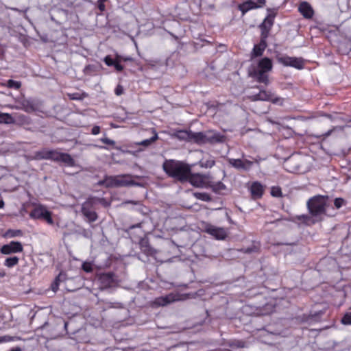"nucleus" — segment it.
Masks as SVG:
<instances>
[{
	"label": "nucleus",
	"instance_id": "052dcab7",
	"mask_svg": "<svg viewBox=\"0 0 351 351\" xmlns=\"http://www.w3.org/2000/svg\"><path fill=\"white\" fill-rule=\"evenodd\" d=\"M97 8L100 11H104L105 10V5L104 3L97 2Z\"/></svg>",
	"mask_w": 351,
	"mask_h": 351
},
{
	"label": "nucleus",
	"instance_id": "a878e982",
	"mask_svg": "<svg viewBox=\"0 0 351 351\" xmlns=\"http://www.w3.org/2000/svg\"><path fill=\"white\" fill-rule=\"evenodd\" d=\"M258 27L261 29L260 41H262L263 43H267V39L269 35L271 28H269V27H266L265 23H261L258 25Z\"/></svg>",
	"mask_w": 351,
	"mask_h": 351
},
{
	"label": "nucleus",
	"instance_id": "f8f14e48",
	"mask_svg": "<svg viewBox=\"0 0 351 351\" xmlns=\"http://www.w3.org/2000/svg\"><path fill=\"white\" fill-rule=\"evenodd\" d=\"M206 232L219 240H223L227 237L226 231L223 228H217L210 225L206 228Z\"/></svg>",
	"mask_w": 351,
	"mask_h": 351
},
{
	"label": "nucleus",
	"instance_id": "dca6fc26",
	"mask_svg": "<svg viewBox=\"0 0 351 351\" xmlns=\"http://www.w3.org/2000/svg\"><path fill=\"white\" fill-rule=\"evenodd\" d=\"M261 8V5L257 4L252 0H248L238 5V9L241 12L242 16L250 10L257 9Z\"/></svg>",
	"mask_w": 351,
	"mask_h": 351
},
{
	"label": "nucleus",
	"instance_id": "412c9836",
	"mask_svg": "<svg viewBox=\"0 0 351 351\" xmlns=\"http://www.w3.org/2000/svg\"><path fill=\"white\" fill-rule=\"evenodd\" d=\"M114 274L112 272L105 273L101 275L100 281L106 287H110L114 283Z\"/></svg>",
	"mask_w": 351,
	"mask_h": 351
},
{
	"label": "nucleus",
	"instance_id": "864d4df0",
	"mask_svg": "<svg viewBox=\"0 0 351 351\" xmlns=\"http://www.w3.org/2000/svg\"><path fill=\"white\" fill-rule=\"evenodd\" d=\"M100 141L102 143H105L106 145H115V141H114L111 140V139H110V138H108L107 137L101 138L100 139Z\"/></svg>",
	"mask_w": 351,
	"mask_h": 351
},
{
	"label": "nucleus",
	"instance_id": "09e8293b",
	"mask_svg": "<svg viewBox=\"0 0 351 351\" xmlns=\"http://www.w3.org/2000/svg\"><path fill=\"white\" fill-rule=\"evenodd\" d=\"M345 202H346L345 200L341 197L336 198L334 200L335 206L337 209L340 208L345 204Z\"/></svg>",
	"mask_w": 351,
	"mask_h": 351
},
{
	"label": "nucleus",
	"instance_id": "7ed1b4c3",
	"mask_svg": "<svg viewBox=\"0 0 351 351\" xmlns=\"http://www.w3.org/2000/svg\"><path fill=\"white\" fill-rule=\"evenodd\" d=\"M102 200L103 199L99 197H90L82 204L81 211L88 222L92 223L97 219L98 215L95 211V206Z\"/></svg>",
	"mask_w": 351,
	"mask_h": 351
},
{
	"label": "nucleus",
	"instance_id": "9d476101",
	"mask_svg": "<svg viewBox=\"0 0 351 351\" xmlns=\"http://www.w3.org/2000/svg\"><path fill=\"white\" fill-rule=\"evenodd\" d=\"M178 300L176 295L173 293H169L168 295L160 296L155 298L152 303L153 307H159L167 306L175 301Z\"/></svg>",
	"mask_w": 351,
	"mask_h": 351
},
{
	"label": "nucleus",
	"instance_id": "ea45409f",
	"mask_svg": "<svg viewBox=\"0 0 351 351\" xmlns=\"http://www.w3.org/2000/svg\"><path fill=\"white\" fill-rule=\"evenodd\" d=\"M269 101L274 104L282 106L284 99L282 97L275 96L274 93H271V99Z\"/></svg>",
	"mask_w": 351,
	"mask_h": 351
},
{
	"label": "nucleus",
	"instance_id": "a211bd4d",
	"mask_svg": "<svg viewBox=\"0 0 351 351\" xmlns=\"http://www.w3.org/2000/svg\"><path fill=\"white\" fill-rule=\"evenodd\" d=\"M267 47V43H263L262 41H260L258 44L254 45L253 49L251 52V59L252 60L255 58L262 56Z\"/></svg>",
	"mask_w": 351,
	"mask_h": 351
},
{
	"label": "nucleus",
	"instance_id": "6ab92c4d",
	"mask_svg": "<svg viewBox=\"0 0 351 351\" xmlns=\"http://www.w3.org/2000/svg\"><path fill=\"white\" fill-rule=\"evenodd\" d=\"M248 98L252 101H269L271 99V92H267L261 89L258 93L250 95L248 96Z\"/></svg>",
	"mask_w": 351,
	"mask_h": 351
},
{
	"label": "nucleus",
	"instance_id": "423d86ee",
	"mask_svg": "<svg viewBox=\"0 0 351 351\" xmlns=\"http://www.w3.org/2000/svg\"><path fill=\"white\" fill-rule=\"evenodd\" d=\"M276 58L278 62L286 66H292L298 69L303 68V60L301 58L277 56Z\"/></svg>",
	"mask_w": 351,
	"mask_h": 351
},
{
	"label": "nucleus",
	"instance_id": "c9c22d12",
	"mask_svg": "<svg viewBox=\"0 0 351 351\" xmlns=\"http://www.w3.org/2000/svg\"><path fill=\"white\" fill-rule=\"evenodd\" d=\"M121 59L122 56L121 55L116 54L115 62L114 64H113V66L119 72H121L123 70V66L120 64V62H121Z\"/></svg>",
	"mask_w": 351,
	"mask_h": 351
},
{
	"label": "nucleus",
	"instance_id": "b1692460",
	"mask_svg": "<svg viewBox=\"0 0 351 351\" xmlns=\"http://www.w3.org/2000/svg\"><path fill=\"white\" fill-rule=\"evenodd\" d=\"M191 143H195L198 145L206 144V132H193Z\"/></svg>",
	"mask_w": 351,
	"mask_h": 351
},
{
	"label": "nucleus",
	"instance_id": "37998d69",
	"mask_svg": "<svg viewBox=\"0 0 351 351\" xmlns=\"http://www.w3.org/2000/svg\"><path fill=\"white\" fill-rule=\"evenodd\" d=\"M271 195L273 197H280L282 196L281 188L279 186H273L271 189Z\"/></svg>",
	"mask_w": 351,
	"mask_h": 351
},
{
	"label": "nucleus",
	"instance_id": "3c124183",
	"mask_svg": "<svg viewBox=\"0 0 351 351\" xmlns=\"http://www.w3.org/2000/svg\"><path fill=\"white\" fill-rule=\"evenodd\" d=\"M108 178H109V176H105L104 179H103L101 180H99L97 182V185H99V186H104L106 188H109V186H108V182H109Z\"/></svg>",
	"mask_w": 351,
	"mask_h": 351
},
{
	"label": "nucleus",
	"instance_id": "e433bc0d",
	"mask_svg": "<svg viewBox=\"0 0 351 351\" xmlns=\"http://www.w3.org/2000/svg\"><path fill=\"white\" fill-rule=\"evenodd\" d=\"M22 234H23V232L21 230L9 229L5 232V236L8 237H16L21 236Z\"/></svg>",
	"mask_w": 351,
	"mask_h": 351
},
{
	"label": "nucleus",
	"instance_id": "0eeeda50",
	"mask_svg": "<svg viewBox=\"0 0 351 351\" xmlns=\"http://www.w3.org/2000/svg\"><path fill=\"white\" fill-rule=\"evenodd\" d=\"M210 179V176L209 174L193 173L191 170L187 182L195 187H203Z\"/></svg>",
	"mask_w": 351,
	"mask_h": 351
},
{
	"label": "nucleus",
	"instance_id": "4468645a",
	"mask_svg": "<svg viewBox=\"0 0 351 351\" xmlns=\"http://www.w3.org/2000/svg\"><path fill=\"white\" fill-rule=\"evenodd\" d=\"M298 10L305 19H311L314 14L312 6L306 1H303L300 4Z\"/></svg>",
	"mask_w": 351,
	"mask_h": 351
},
{
	"label": "nucleus",
	"instance_id": "cd10ccee",
	"mask_svg": "<svg viewBox=\"0 0 351 351\" xmlns=\"http://www.w3.org/2000/svg\"><path fill=\"white\" fill-rule=\"evenodd\" d=\"M15 123V119L10 114L0 112V123L12 124Z\"/></svg>",
	"mask_w": 351,
	"mask_h": 351
},
{
	"label": "nucleus",
	"instance_id": "680f3d73",
	"mask_svg": "<svg viewBox=\"0 0 351 351\" xmlns=\"http://www.w3.org/2000/svg\"><path fill=\"white\" fill-rule=\"evenodd\" d=\"M58 275H62V276L61 278H60V282H64L66 280V273L63 272V271H61L60 272V274Z\"/></svg>",
	"mask_w": 351,
	"mask_h": 351
},
{
	"label": "nucleus",
	"instance_id": "4be33fe9",
	"mask_svg": "<svg viewBox=\"0 0 351 351\" xmlns=\"http://www.w3.org/2000/svg\"><path fill=\"white\" fill-rule=\"evenodd\" d=\"M22 107L21 108L27 112H32L36 110V105L34 101L31 99H23L21 101Z\"/></svg>",
	"mask_w": 351,
	"mask_h": 351
},
{
	"label": "nucleus",
	"instance_id": "a18cd8bd",
	"mask_svg": "<svg viewBox=\"0 0 351 351\" xmlns=\"http://www.w3.org/2000/svg\"><path fill=\"white\" fill-rule=\"evenodd\" d=\"M199 164L202 167L211 168L212 167H213L215 165V162L213 160H208L205 162L200 161Z\"/></svg>",
	"mask_w": 351,
	"mask_h": 351
},
{
	"label": "nucleus",
	"instance_id": "bf43d9fd",
	"mask_svg": "<svg viewBox=\"0 0 351 351\" xmlns=\"http://www.w3.org/2000/svg\"><path fill=\"white\" fill-rule=\"evenodd\" d=\"M100 132V127L97 125H95L91 130V134L93 135H97Z\"/></svg>",
	"mask_w": 351,
	"mask_h": 351
},
{
	"label": "nucleus",
	"instance_id": "5701e85b",
	"mask_svg": "<svg viewBox=\"0 0 351 351\" xmlns=\"http://www.w3.org/2000/svg\"><path fill=\"white\" fill-rule=\"evenodd\" d=\"M192 131L189 130H178L176 131L173 136L180 140V141H185L187 142L191 141V136H192Z\"/></svg>",
	"mask_w": 351,
	"mask_h": 351
},
{
	"label": "nucleus",
	"instance_id": "1a4fd4ad",
	"mask_svg": "<svg viewBox=\"0 0 351 351\" xmlns=\"http://www.w3.org/2000/svg\"><path fill=\"white\" fill-rule=\"evenodd\" d=\"M226 139V136L218 132L213 130L206 131V143L211 145L222 143L225 142Z\"/></svg>",
	"mask_w": 351,
	"mask_h": 351
},
{
	"label": "nucleus",
	"instance_id": "603ef678",
	"mask_svg": "<svg viewBox=\"0 0 351 351\" xmlns=\"http://www.w3.org/2000/svg\"><path fill=\"white\" fill-rule=\"evenodd\" d=\"M82 269L86 272H91L93 271L92 265L89 263H84L82 264Z\"/></svg>",
	"mask_w": 351,
	"mask_h": 351
},
{
	"label": "nucleus",
	"instance_id": "8fccbe9b",
	"mask_svg": "<svg viewBox=\"0 0 351 351\" xmlns=\"http://www.w3.org/2000/svg\"><path fill=\"white\" fill-rule=\"evenodd\" d=\"M104 62L107 66H111L114 64L115 59H112L110 56H106L104 59Z\"/></svg>",
	"mask_w": 351,
	"mask_h": 351
},
{
	"label": "nucleus",
	"instance_id": "774afa93",
	"mask_svg": "<svg viewBox=\"0 0 351 351\" xmlns=\"http://www.w3.org/2000/svg\"><path fill=\"white\" fill-rule=\"evenodd\" d=\"M348 160L350 163L351 164V154L348 156Z\"/></svg>",
	"mask_w": 351,
	"mask_h": 351
},
{
	"label": "nucleus",
	"instance_id": "49530a36",
	"mask_svg": "<svg viewBox=\"0 0 351 351\" xmlns=\"http://www.w3.org/2000/svg\"><path fill=\"white\" fill-rule=\"evenodd\" d=\"M145 184L142 182H138L132 179V178H128V186H138V187H143Z\"/></svg>",
	"mask_w": 351,
	"mask_h": 351
},
{
	"label": "nucleus",
	"instance_id": "f704fd0d",
	"mask_svg": "<svg viewBox=\"0 0 351 351\" xmlns=\"http://www.w3.org/2000/svg\"><path fill=\"white\" fill-rule=\"evenodd\" d=\"M324 313V311H315V312L311 311L308 317L307 321H310V320L317 321L322 317V315Z\"/></svg>",
	"mask_w": 351,
	"mask_h": 351
},
{
	"label": "nucleus",
	"instance_id": "338daca9",
	"mask_svg": "<svg viewBox=\"0 0 351 351\" xmlns=\"http://www.w3.org/2000/svg\"><path fill=\"white\" fill-rule=\"evenodd\" d=\"M294 160H295V158H293V157H292V158H290L288 160V162H288V163H291L292 162H293V161H294Z\"/></svg>",
	"mask_w": 351,
	"mask_h": 351
},
{
	"label": "nucleus",
	"instance_id": "aec40b11",
	"mask_svg": "<svg viewBox=\"0 0 351 351\" xmlns=\"http://www.w3.org/2000/svg\"><path fill=\"white\" fill-rule=\"evenodd\" d=\"M250 75L256 79V80L259 83H263L266 85L269 84V78L268 75L265 72L254 70L251 73Z\"/></svg>",
	"mask_w": 351,
	"mask_h": 351
},
{
	"label": "nucleus",
	"instance_id": "e2e57ef3",
	"mask_svg": "<svg viewBox=\"0 0 351 351\" xmlns=\"http://www.w3.org/2000/svg\"><path fill=\"white\" fill-rule=\"evenodd\" d=\"M132 60H133V58H131V57H125V58H124V57L122 56L121 61L126 62V61H132Z\"/></svg>",
	"mask_w": 351,
	"mask_h": 351
},
{
	"label": "nucleus",
	"instance_id": "72a5a7b5",
	"mask_svg": "<svg viewBox=\"0 0 351 351\" xmlns=\"http://www.w3.org/2000/svg\"><path fill=\"white\" fill-rule=\"evenodd\" d=\"M275 16H276L275 13L269 14L261 23H265V25L266 27H269V28L271 29V27L274 25V23Z\"/></svg>",
	"mask_w": 351,
	"mask_h": 351
},
{
	"label": "nucleus",
	"instance_id": "f257e3e1",
	"mask_svg": "<svg viewBox=\"0 0 351 351\" xmlns=\"http://www.w3.org/2000/svg\"><path fill=\"white\" fill-rule=\"evenodd\" d=\"M192 166L193 165H189L184 161L169 159L163 162L162 169L169 177L181 183H185L191 175Z\"/></svg>",
	"mask_w": 351,
	"mask_h": 351
},
{
	"label": "nucleus",
	"instance_id": "a19ab883",
	"mask_svg": "<svg viewBox=\"0 0 351 351\" xmlns=\"http://www.w3.org/2000/svg\"><path fill=\"white\" fill-rule=\"evenodd\" d=\"M258 249L259 248L258 246L252 245L251 247L241 248L240 251L245 254H251L253 252H257L258 251Z\"/></svg>",
	"mask_w": 351,
	"mask_h": 351
},
{
	"label": "nucleus",
	"instance_id": "4c0bfd02",
	"mask_svg": "<svg viewBox=\"0 0 351 351\" xmlns=\"http://www.w3.org/2000/svg\"><path fill=\"white\" fill-rule=\"evenodd\" d=\"M7 86L10 88L19 89L21 86V82L19 81H15L13 80H9L7 81Z\"/></svg>",
	"mask_w": 351,
	"mask_h": 351
},
{
	"label": "nucleus",
	"instance_id": "5fc2aeb1",
	"mask_svg": "<svg viewBox=\"0 0 351 351\" xmlns=\"http://www.w3.org/2000/svg\"><path fill=\"white\" fill-rule=\"evenodd\" d=\"M336 130H341L342 128L341 127H334L332 129L329 130L328 132H326V133L323 134L322 136L324 138H326V137L329 136L332 133V132Z\"/></svg>",
	"mask_w": 351,
	"mask_h": 351
},
{
	"label": "nucleus",
	"instance_id": "2f4dec72",
	"mask_svg": "<svg viewBox=\"0 0 351 351\" xmlns=\"http://www.w3.org/2000/svg\"><path fill=\"white\" fill-rule=\"evenodd\" d=\"M19 261L17 256L8 257L5 260L4 265L9 268L13 267L19 263Z\"/></svg>",
	"mask_w": 351,
	"mask_h": 351
},
{
	"label": "nucleus",
	"instance_id": "f03ea898",
	"mask_svg": "<svg viewBox=\"0 0 351 351\" xmlns=\"http://www.w3.org/2000/svg\"><path fill=\"white\" fill-rule=\"evenodd\" d=\"M328 199V196L324 195H316L310 198L306 204L310 215L320 221L322 216L326 214Z\"/></svg>",
	"mask_w": 351,
	"mask_h": 351
},
{
	"label": "nucleus",
	"instance_id": "c756f323",
	"mask_svg": "<svg viewBox=\"0 0 351 351\" xmlns=\"http://www.w3.org/2000/svg\"><path fill=\"white\" fill-rule=\"evenodd\" d=\"M49 149H43L35 152L34 156L32 158L33 160H48Z\"/></svg>",
	"mask_w": 351,
	"mask_h": 351
},
{
	"label": "nucleus",
	"instance_id": "2eb2a0df",
	"mask_svg": "<svg viewBox=\"0 0 351 351\" xmlns=\"http://www.w3.org/2000/svg\"><path fill=\"white\" fill-rule=\"evenodd\" d=\"M273 64L270 58L265 57L261 59L257 65V69L255 70L267 73L272 69Z\"/></svg>",
	"mask_w": 351,
	"mask_h": 351
},
{
	"label": "nucleus",
	"instance_id": "39448f33",
	"mask_svg": "<svg viewBox=\"0 0 351 351\" xmlns=\"http://www.w3.org/2000/svg\"><path fill=\"white\" fill-rule=\"evenodd\" d=\"M130 174L109 176V188L128 187V178H132Z\"/></svg>",
	"mask_w": 351,
	"mask_h": 351
},
{
	"label": "nucleus",
	"instance_id": "69168bd1",
	"mask_svg": "<svg viewBox=\"0 0 351 351\" xmlns=\"http://www.w3.org/2000/svg\"><path fill=\"white\" fill-rule=\"evenodd\" d=\"M4 204H4L3 200L1 199V200H0V208H3Z\"/></svg>",
	"mask_w": 351,
	"mask_h": 351
},
{
	"label": "nucleus",
	"instance_id": "20e7f679",
	"mask_svg": "<svg viewBox=\"0 0 351 351\" xmlns=\"http://www.w3.org/2000/svg\"><path fill=\"white\" fill-rule=\"evenodd\" d=\"M29 216L32 219L45 220L47 223L50 225L53 224V220L51 217V213L43 206H39L34 208L31 211Z\"/></svg>",
	"mask_w": 351,
	"mask_h": 351
},
{
	"label": "nucleus",
	"instance_id": "4d7b16f0",
	"mask_svg": "<svg viewBox=\"0 0 351 351\" xmlns=\"http://www.w3.org/2000/svg\"><path fill=\"white\" fill-rule=\"evenodd\" d=\"M13 339V337L8 335L0 337V343L3 342L10 341Z\"/></svg>",
	"mask_w": 351,
	"mask_h": 351
},
{
	"label": "nucleus",
	"instance_id": "c85d7f7f",
	"mask_svg": "<svg viewBox=\"0 0 351 351\" xmlns=\"http://www.w3.org/2000/svg\"><path fill=\"white\" fill-rule=\"evenodd\" d=\"M296 218L300 221H302L306 224H309L311 223H315V222L319 221L318 219L314 218L312 217V215L310 216L308 215H298Z\"/></svg>",
	"mask_w": 351,
	"mask_h": 351
},
{
	"label": "nucleus",
	"instance_id": "79ce46f5",
	"mask_svg": "<svg viewBox=\"0 0 351 351\" xmlns=\"http://www.w3.org/2000/svg\"><path fill=\"white\" fill-rule=\"evenodd\" d=\"M62 275H58L53 282L51 285V288L53 292H56L58 289L60 283L61 282L60 281V278H61Z\"/></svg>",
	"mask_w": 351,
	"mask_h": 351
},
{
	"label": "nucleus",
	"instance_id": "9b49d317",
	"mask_svg": "<svg viewBox=\"0 0 351 351\" xmlns=\"http://www.w3.org/2000/svg\"><path fill=\"white\" fill-rule=\"evenodd\" d=\"M228 163L238 170L247 171L251 169L253 162L248 160L228 158Z\"/></svg>",
	"mask_w": 351,
	"mask_h": 351
},
{
	"label": "nucleus",
	"instance_id": "de8ad7c7",
	"mask_svg": "<svg viewBox=\"0 0 351 351\" xmlns=\"http://www.w3.org/2000/svg\"><path fill=\"white\" fill-rule=\"evenodd\" d=\"M95 71V66L92 64L86 65L84 69V73L86 75H91Z\"/></svg>",
	"mask_w": 351,
	"mask_h": 351
},
{
	"label": "nucleus",
	"instance_id": "58836bf2",
	"mask_svg": "<svg viewBox=\"0 0 351 351\" xmlns=\"http://www.w3.org/2000/svg\"><path fill=\"white\" fill-rule=\"evenodd\" d=\"M195 196L202 201L204 202H210L211 201V197L209 194L206 193H195Z\"/></svg>",
	"mask_w": 351,
	"mask_h": 351
},
{
	"label": "nucleus",
	"instance_id": "ddd939ff",
	"mask_svg": "<svg viewBox=\"0 0 351 351\" xmlns=\"http://www.w3.org/2000/svg\"><path fill=\"white\" fill-rule=\"evenodd\" d=\"M139 246L141 252L147 256H154L156 250L149 245L147 237L141 238L139 241Z\"/></svg>",
	"mask_w": 351,
	"mask_h": 351
},
{
	"label": "nucleus",
	"instance_id": "0e129e2a",
	"mask_svg": "<svg viewBox=\"0 0 351 351\" xmlns=\"http://www.w3.org/2000/svg\"><path fill=\"white\" fill-rule=\"evenodd\" d=\"M141 226V223H137L136 225H132L130 227V229H133L134 228H137V227H140Z\"/></svg>",
	"mask_w": 351,
	"mask_h": 351
},
{
	"label": "nucleus",
	"instance_id": "7c9ffc66",
	"mask_svg": "<svg viewBox=\"0 0 351 351\" xmlns=\"http://www.w3.org/2000/svg\"><path fill=\"white\" fill-rule=\"evenodd\" d=\"M63 152H60L58 150L56 149H49L48 154V160H51L53 161L59 162V160L60 158V156H62Z\"/></svg>",
	"mask_w": 351,
	"mask_h": 351
},
{
	"label": "nucleus",
	"instance_id": "6e6d98bb",
	"mask_svg": "<svg viewBox=\"0 0 351 351\" xmlns=\"http://www.w3.org/2000/svg\"><path fill=\"white\" fill-rule=\"evenodd\" d=\"M114 93L117 96L122 95L123 93V86L120 84L117 85L115 88Z\"/></svg>",
	"mask_w": 351,
	"mask_h": 351
},
{
	"label": "nucleus",
	"instance_id": "13d9d810",
	"mask_svg": "<svg viewBox=\"0 0 351 351\" xmlns=\"http://www.w3.org/2000/svg\"><path fill=\"white\" fill-rule=\"evenodd\" d=\"M69 96L71 99L82 100L83 99V97H82L81 95L77 93L71 94Z\"/></svg>",
	"mask_w": 351,
	"mask_h": 351
},
{
	"label": "nucleus",
	"instance_id": "473e14b6",
	"mask_svg": "<svg viewBox=\"0 0 351 351\" xmlns=\"http://www.w3.org/2000/svg\"><path fill=\"white\" fill-rule=\"evenodd\" d=\"M210 187L212 188L213 192L219 194H220L221 191L225 190L226 189V185L221 181L213 184Z\"/></svg>",
	"mask_w": 351,
	"mask_h": 351
},
{
	"label": "nucleus",
	"instance_id": "393cba45",
	"mask_svg": "<svg viewBox=\"0 0 351 351\" xmlns=\"http://www.w3.org/2000/svg\"><path fill=\"white\" fill-rule=\"evenodd\" d=\"M61 162L64 163L65 165L69 167H74L75 166V161L73 158V157L68 153H62V156H60L59 162Z\"/></svg>",
	"mask_w": 351,
	"mask_h": 351
},
{
	"label": "nucleus",
	"instance_id": "6e6552de",
	"mask_svg": "<svg viewBox=\"0 0 351 351\" xmlns=\"http://www.w3.org/2000/svg\"><path fill=\"white\" fill-rule=\"evenodd\" d=\"M23 250V247L21 242L12 241L3 245L0 249V252L3 254H11L21 252Z\"/></svg>",
	"mask_w": 351,
	"mask_h": 351
},
{
	"label": "nucleus",
	"instance_id": "c03bdc74",
	"mask_svg": "<svg viewBox=\"0 0 351 351\" xmlns=\"http://www.w3.org/2000/svg\"><path fill=\"white\" fill-rule=\"evenodd\" d=\"M341 322L343 325H351V312L345 313Z\"/></svg>",
	"mask_w": 351,
	"mask_h": 351
},
{
	"label": "nucleus",
	"instance_id": "f3484780",
	"mask_svg": "<svg viewBox=\"0 0 351 351\" xmlns=\"http://www.w3.org/2000/svg\"><path fill=\"white\" fill-rule=\"evenodd\" d=\"M263 186L261 183L254 182L252 184L250 192L254 199L261 198L263 196Z\"/></svg>",
	"mask_w": 351,
	"mask_h": 351
},
{
	"label": "nucleus",
	"instance_id": "bb28decb",
	"mask_svg": "<svg viewBox=\"0 0 351 351\" xmlns=\"http://www.w3.org/2000/svg\"><path fill=\"white\" fill-rule=\"evenodd\" d=\"M158 138V134L155 130H153V136L148 138L145 139L141 142L136 143V145H142L144 147H148L152 143L155 142Z\"/></svg>",
	"mask_w": 351,
	"mask_h": 351
}]
</instances>
